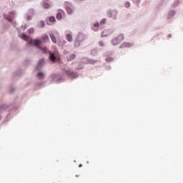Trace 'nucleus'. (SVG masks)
<instances>
[{
    "label": "nucleus",
    "mask_w": 183,
    "mask_h": 183,
    "mask_svg": "<svg viewBox=\"0 0 183 183\" xmlns=\"http://www.w3.org/2000/svg\"><path fill=\"white\" fill-rule=\"evenodd\" d=\"M21 39H24V41H29V44L30 45H34V46H36L37 48L41 49L44 52V54H46V52H48V50L46 49H42L39 46L41 44H42V41H41V40L31 39V38L29 37V36H26V34H21Z\"/></svg>",
    "instance_id": "nucleus-1"
},
{
    "label": "nucleus",
    "mask_w": 183,
    "mask_h": 183,
    "mask_svg": "<svg viewBox=\"0 0 183 183\" xmlns=\"http://www.w3.org/2000/svg\"><path fill=\"white\" fill-rule=\"evenodd\" d=\"M122 41H124V35L119 34L117 37L112 39V45H119Z\"/></svg>",
    "instance_id": "nucleus-2"
},
{
    "label": "nucleus",
    "mask_w": 183,
    "mask_h": 183,
    "mask_svg": "<svg viewBox=\"0 0 183 183\" xmlns=\"http://www.w3.org/2000/svg\"><path fill=\"white\" fill-rule=\"evenodd\" d=\"M65 72L70 78H74V76H75V73L69 69L65 70Z\"/></svg>",
    "instance_id": "nucleus-3"
},
{
    "label": "nucleus",
    "mask_w": 183,
    "mask_h": 183,
    "mask_svg": "<svg viewBox=\"0 0 183 183\" xmlns=\"http://www.w3.org/2000/svg\"><path fill=\"white\" fill-rule=\"evenodd\" d=\"M49 36H50V39L52 41V42L54 44H56V37L55 36V35H54V34H52V33H50Z\"/></svg>",
    "instance_id": "nucleus-4"
},
{
    "label": "nucleus",
    "mask_w": 183,
    "mask_h": 183,
    "mask_svg": "<svg viewBox=\"0 0 183 183\" xmlns=\"http://www.w3.org/2000/svg\"><path fill=\"white\" fill-rule=\"evenodd\" d=\"M42 39H43V42H49V36H48V35L44 34L42 36Z\"/></svg>",
    "instance_id": "nucleus-5"
},
{
    "label": "nucleus",
    "mask_w": 183,
    "mask_h": 183,
    "mask_svg": "<svg viewBox=\"0 0 183 183\" xmlns=\"http://www.w3.org/2000/svg\"><path fill=\"white\" fill-rule=\"evenodd\" d=\"M66 39L69 41V42H72V35L67 34L66 35Z\"/></svg>",
    "instance_id": "nucleus-6"
},
{
    "label": "nucleus",
    "mask_w": 183,
    "mask_h": 183,
    "mask_svg": "<svg viewBox=\"0 0 183 183\" xmlns=\"http://www.w3.org/2000/svg\"><path fill=\"white\" fill-rule=\"evenodd\" d=\"M43 6H44V8H45V9H49V8H51V4L44 1L43 3Z\"/></svg>",
    "instance_id": "nucleus-7"
},
{
    "label": "nucleus",
    "mask_w": 183,
    "mask_h": 183,
    "mask_svg": "<svg viewBox=\"0 0 183 183\" xmlns=\"http://www.w3.org/2000/svg\"><path fill=\"white\" fill-rule=\"evenodd\" d=\"M66 58L69 61H72L75 59V54H69L66 56Z\"/></svg>",
    "instance_id": "nucleus-8"
},
{
    "label": "nucleus",
    "mask_w": 183,
    "mask_h": 183,
    "mask_svg": "<svg viewBox=\"0 0 183 183\" xmlns=\"http://www.w3.org/2000/svg\"><path fill=\"white\" fill-rule=\"evenodd\" d=\"M37 76L39 78V79H44V78H45V74H44L42 72H39L37 74Z\"/></svg>",
    "instance_id": "nucleus-9"
},
{
    "label": "nucleus",
    "mask_w": 183,
    "mask_h": 183,
    "mask_svg": "<svg viewBox=\"0 0 183 183\" xmlns=\"http://www.w3.org/2000/svg\"><path fill=\"white\" fill-rule=\"evenodd\" d=\"M66 11L67 14H69V15H71V14H72V12H73V10L71 7H66Z\"/></svg>",
    "instance_id": "nucleus-10"
},
{
    "label": "nucleus",
    "mask_w": 183,
    "mask_h": 183,
    "mask_svg": "<svg viewBox=\"0 0 183 183\" xmlns=\"http://www.w3.org/2000/svg\"><path fill=\"white\" fill-rule=\"evenodd\" d=\"M56 19H58L59 21L62 19V14L61 13H58L56 15Z\"/></svg>",
    "instance_id": "nucleus-11"
},
{
    "label": "nucleus",
    "mask_w": 183,
    "mask_h": 183,
    "mask_svg": "<svg viewBox=\"0 0 183 183\" xmlns=\"http://www.w3.org/2000/svg\"><path fill=\"white\" fill-rule=\"evenodd\" d=\"M49 22H55V21H56L55 16H50L49 18Z\"/></svg>",
    "instance_id": "nucleus-12"
},
{
    "label": "nucleus",
    "mask_w": 183,
    "mask_h": 183,
    "mask_svg": "<svg viewBox=\"0 0 183 183\" xmlns=\"http://www.w3.org/2000/svg\"><path fill=\"white\" fill-rule=\"evenodd\" d=\"M50 59H51V61H52L53 62H54L55 59H56V57H55V55L51 54V55H50Z\"/></svg>",
    "instance_id": "nucleus-13"
},
{
    "label": "nucleus",
    "mask_w": 183,
    "mask_h": 183,
    "mask_svg": "<svg viewBox=\"0 0 183 183\" xmlns=\"http://www.w3.org/2000/svg\"><path fill=\"white\" fill-rule=\"evenodd\" d=\"M40 25L41 28H44V26H45V22H44L43 21H40Z\"/></svg>",
    "instance_id": "nucleus-14"
},
{
    "label": "nucleus",
    "mask_w": 183,
    "mask_h": 183,
    "mask_svg": "<svg viewBox=\"0 0 183 183\" xmlns=\"http://www.w3.org/2000/svg\"><path fill=\"white\" fill-rule=\"evenodd\" d=\"M125 46H128V44L127 43H124L120 46V48H125Z\"/></svg>",
    "instance_id": "nucleus-15"
},
{
    "label": "nucleus",
    "mask_w": 183,
    "mask_h": 183,
    "mask_svg": "<svg viewBox=\"0 0 183 183\" xmlns=\"http://www.w3.org/2000/svg\"><path fill=\"white\" fill-rule=\"evenodd\" d=\"M107 31H103L102 33V36H108V34H107Z\"/></svg>",
    "instance_id": "nucleus-16"
},
{
    "label": "nucleus",
    "mask_w": 183,
    "mask_h": 183,
    "mask_svg": "<svg viewBox=\"0 0 183 183\" xmlns=\"http://www.w3.org/2000/svg\"><path fill=\"white\" fill-rule=\"evenodd\" d=\"M42 64H44V59H41L39 62V66H41V65H42Z\"/></svg>",
    "instance_id": "nucleus-17"
},
{
    "label": "nucleus",
    "mask_w": 183,
    "mask_h": 183,
    "mask_svg": "<svg viewBox=\"0 0 183 183\" xmlns=\"http://www.w3.org/2000/svg\"><path fill=\"white\" fill-rule=\"evenodd\" d=\"M94 26H95L96 28H98V26H99V23L98 22L94 23Z\"/></svg>",
    "instance_id": "nucleus-18"
},
{
    "label": "nucleus",
    "mask_w": 183,
    "mask_h": 183,
    "mask_svg": "<svg viewBox=\"0 0 183 183\" xmlns=\"http://www.w3.org/2000/svg\"><path fill=\"white\" fill-rule=\"evenodd\" d=\"M105 22H107V20L104 19L100 21V24L102 25V24H105Z\"/></svg>",
    "instance_id": "nucleus-19"
},
{
    "label": "nucleus",
    "mask_w": 183,
    "mask_h": 183,
    "mask_svg": "<svg viewBox=\"0 0 183 183\" xmlns=\"http://www.w3.org/2000/svg\"><path fill=\"white\" fill-rule=\"evenodd\" d=\"M106 61H107V62H110V61H112V58H111V57L107 58V59H106Z\"/></svg>",
    "instance_id": "nucleus-20"
},
{
    "label": "nucleus",
    "mask_w": 183,
    "mask_h": 183,
    "mask_svg": "<svg viewBox=\"0 0 183 183\" xmlns=\"http://www.w3.org/2000/svg\"><path fill=\"white\" fill-rule=\"evenodd\" d=\"M129 6H130L129 2H127V3L125 4L126 8H129Z\"/></svg>",
    "instance_id": "nucleus-21"
},
{
    "label": "nucleus",
    "mask_w": 183,
    "mask_h": 183,
    "mask_svg": "<svg viewBox=\"0 0 183 183\" xmlns=\"http://www.w3.org/2000/svg\"><path fill=\"white\" fill-rule=\"evenodd\" d=\"M29 32V34H34V29H30Z\"/></svg>",
    "instance_id": "nucleus-22"
},
{
    "label": "nucleus",
    "mask_w": 183,
    "mask_h": 183,
    "mask_svg": "<svg viewBox=\"0 0 183 183\" xmlns=\"http://www.w3.org/2000/svg\"><path fill=\"white\" fill-rule=\"evenodd\" d=\"M31 16H27V21H31Z\"/></svg>",
    "instance_id": "nucleus-23"
},
{
    "label": "nucleus",
    "mask_w": 183,
    "mask_h": 183,
    "mask_svg": "<svg viewBox=\"0 0 183 183\" xmlns=\"http://www.w3.org/2000/svg\"><path fill=\"white\" fill-rule=\"evenodd\" d=\"M99 45H101V46H104V44L102 42H100Z\"/></svg>",
    "instance_id": "nucleus-24"
},
{
    "label": "nucleus",
    "mask_w": 183,
    "mask_h": 183,
    "mask_svg": "<svg viewBox=\"0 0 183 183\" xmlns=\"http://www.w3.org/2000/svg\"><path fill=\"white\" fill-rule=\"evenodd\" d=\"M108 15L109 17H111V11H109Z\"/></svg>",
    "instance_id": "nucleus-25"
}]
</instances>
